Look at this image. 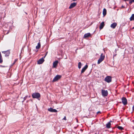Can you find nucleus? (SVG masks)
I'll use <instances>...</instances> for the list:
<instances>
[{
	"label": "nucleus",
	"instance_id": "1",
	"mask_svg": "<svg viewBox=\"0 0 134 134\" xmlns=\"http://www.w3.org/2000/svg\"><path fill=\"white\" fill-rule=\"evenodd\" d=\"M32 96L33 98L38 99L41 97L40 94L38 93H34L32 94Z\"/></svg>",
	"mask_w": 134,
	"mask_h": 134
},
{
	"label": "nucleus",
	"instance_id": "2",
	"mask_svg": "<svg viewBox=\"0 0 134 134\" xmlns=\"http://www.w3.org/2000/svg\"><path fill=\"white\" fill-rule=\"evenodd\" d=\"M103 54L102 53L101 54L100 57L99 58L98 61L97 63L98 64H99L104 59L105 56L103 55Z\"/></svg>",
	"mask_w": 134,
	"mask_h": 134
},
{
	"label": "nucleus",
	"instance_id": "3",
	"mask_svg": "<svg viewBox=\"0 0 134 134\" xmlns=\"http://www.w3.org/2000/svg\"><path fill=\"white\" fill-rule=\"evenodd\" d=\"M102 94L103 97L107 96L108 95V92L107 90H102Z\"/></svg>",
	"mask_w": 134,
	"mask_h": 134
},
{
	"label": "nucleus",
	"instance_id": "4",
	"mask_svg": "<svg viewBox=\"0 0 134 134\" xmlns=\"http://www.w3.org/2000/svg\"><path fill=\"white\" fill-rule=\"evenodd\" d=\"M104 80L106 82L108 83H109L111 81V77L109 76H108L105 78Z\"/></svg>",
	"mask_w": 134,
	"mask_h": 134
},
{
	"label": "nucleus",
	"instance_id": "5",
	"mask_svg": "<svg viewBox=\"0 0 134 134\" xmlns=\"http://www.w3.org/2000/svg\"><path fill=\"white\" fill-rule=\"evenodd\" d=\"M46 54L45 56L44 57L40 59L37 62V64H42L44 61V58H45Z\"/></svg>",
	"mask_w": 134,
	"mask_h": 134
},
{
	"label": "nucleus",
	"instance_id": "6",
	"mask_svg": "<svg viewBox=\"0 0 134 134\" xmlns=\"http://www.w3.org/2000/svg\"><path fill=\"white\" fill-rule=\"evenodd\" d=\"M61 77V76L60 75H57L54 77L53 81V82H55L57 81Z\"/></svg>",
	"mask_w": 134,
	"mask_h": 134
},
{
	"label": "nucleus",
	"instance_id": "7",
	"mask_svg": "<svg viewBox=\"0 0 134 134\" xmlns=\"http://www.w3.org/2000/svg\"><path fill=\"white\" fill-rule=\"evenodd\" d=\"M2 53H3L5 54V56L7 57L9 55L10 53V52L8 50L6 51H3L2 52Z\"/></svg>",
	"mask_w": 134,
	"mask_h": 134
},
{
	"label": "nucleus",
	"instance_id": "8",
	"mask_svg": "<svg viewBox=\"0 0 134 134\" xmlns=\"http://www.w3.org/2000/svg\"><path fill=\"white\" fill-rule=\"evenodd\" d=\"M122 103L124 105H126L127 104V100L125 98L122 97Z\"/></svg>",
	"mask_w": 134,
	"mask_h": 134
},
{
	"label": "nucleus",
	"instance_id": "9",
	"mask_svg": "<svg viewBox=\"0 0 134 134\" xmlns=\"http://www.w3.org/2000/svg\"><path fill=\"white\" fill-rule=\"evenodd\" d=\"M76 5V3L75 2H74L72 3L70 5V6L69 7V8L70 9H71L73 7H75Z\"/></svg>",
	"mask_w": 134,
	"mask_h": 134
},
{
	"label": "nucleus",
	"instance_id": "10",
	"mask_svg": "<svg viewBox=\"0 0 134 134\" xmlns=\"http://www.w3.org/2000/svg\"><path fill=\"white\" fill-rule=\"evenodd\" d=\"M58 60H56L53 63V68H56L58 65Z\"/></svg>",
	"mask_w": 134,
	"mask_h": 134
},
{
	"label": "nucleus",
	"instance_id": "11",
	"mask_svg": "<svg viewBox=\"0 0 134 134\" xmlns=\"http://www.w3.org/2000/svg\"><path fill=\"white\" fill-rule=\"evenodd\" d=\"M48 110L49 111L52 112H56L57 111V110L56 109H53L52 108H50L48 109Z\"/></svg>",
	"mask_w": 134,
	"mask_h": 134
},
{
	"label": "nucleus",
	"instance_id": "12",
	"mask_svg": "<svg viewBox=\"0 0 134 134\" xmlns=\"http://www.w3.org/2000/svg\"><path fill=\"white\" fill-rule=\"evenodd\" d=\"M117 25V24L116 23H114L111 24L110 25V27L113 29H114Z\"/></svg>",
	"mask_w": 134,
	"mask_h": 134
},
{
	"label": "nucleus",
	"instance_id": "13",
	"mask_svg": "<svg viewBox=\"0 0 134 134\" xmlns=\"http://www.w3.org/2000/svg\"><path fill=\"white\" fill-rule=\"evenodd\" d=\"M88 66L87 65H86L82 69L81 72V73H83L87 68Z\"/></svg>",
	"mask_w": 134,
	"mask_h": 134
},
{
	"label": "nucleus",
	"instance_id": "14",
	"mask_svg": "<svg viewBox=\"0 0 134 134\" xmlns=\"http://www.w3.org/2000/svg\"><path fill=\"white\" fill-rule=\"evenodd\" d=\"M91 34L90 33H88L86 34H85L84 35L83 38H86L88 37L89 36H90Z\"/></svg>",
	"mask_w": 134,
	"mask_h": 134
},
{
	"label": "nucleus",
	"instance_id": "15",
	"mask_svg": "<svg viewBox=\"0 0 134 134\" xmlns=\"http://www.w3.org/2000/svg\"><path fill=\"white\" fill-rule=\"evenodd\" d=\"M104 26V22H102L100 24L99 26V29L100 30H101L103 29V27Z\"/></svg>",
	"mask_w": 134,
	"mask_h": 134
},
{
	"label": "nucleus",
	"instance_id": "16",
	"mask_svg": "<svg viewBox=\"0 0 134 134\" xmlns=\"http://www.w3.org/2000/svg\"><path fill=\"white\" fill-rule=\"evenodd\" d=\"M110 125L111 123L109 122L106 124V127L108 128H109L110 127Z\"/></svg>",
	"mask_w": 134,
	"mask_h": 134
},
{
	"label": "nucleus",
	"instance_id": "17",
	"mask_svg": "<svg viewBox=\"0 0 134 134\" xmlns=\"http://www.w3.org/2000/svg\"><path fill=\"white\" fill-rule=\"evenodd\" d=\"M41 47V44L40 42L38 43L36 47V48L37 49H39Z\"/></svg>",
	"mask_w": 134,
	"mask_h": 134
},
{
	"label": "nucleus",
	"instance_id": "18",
	"mask_svg": "<svg viewBox=\"0 0 134 134\" xmlns=\"http://www.w3.org/2000/svg\"><path fill=\"white\" fill-rule=\"evenodd\" d=\"M106 14V10L104 8L103 10V14L104 16Z\"/></svg>",
	"mask_w": 134,
	"mask_h": 134
},
{
	"label": "nucleus",
	"instance_id": "19",
	"mask_svg": "<svg viewBox=\"0 0 134 134\" xmlns=\"http://www.w3.org/2000/svg\"><path fill=\"white\" fill-rule=\"evenodd\" d=\"M133 18H134V14H132L130 18V21L133 20Z\"/></svg>",
	"mask_w": 134,
	"mask_h": 134
},
{
	"label": "nucleus",
	"instance_id": "20",
	"mask_svg": "<svg viewBox=\"0 0 134 134\" xmlns=\"http://www.w3.org/2000/svg\"><path fill=\"white\" fill-rule=\"evenodd\" d=\"M3 62V60L2 59V56L1 55V52H0V63H1Z\"/></svg>",
	"mask_w": 134,
	"mask_h": 134
},
{
	"label": "nucleus",
	"instance_id": "21",
	"mask_svg": "<svg viewBox=\"0 0 134 134\" xmlns=\"http://www.w3.org/2000/svg\"><path fill=\"white\" fill-rule=\"evenodd\" d=\"M81 62H79L78 63V68L79 69L81 68Z\"/></svg>",
	"mask_w": 134,
	"mask_h": 134
},
{
	"label": "nucleus",
	"instance_id": "22",
	"mask_svg": "<svg viewBox=\"0 0 134 134\" xmlns=\"http://www.w3.org/2000/svg\"><path fill=\"white\" fill-rule=\"evenodd\" d=\"M117 128L120 130H122L124 129L121 126H118L117 127Z\"/></svg>",
	"mask_w": 134,
	"mask_h": 134
},
{
	"label": "nucleus",
	"instance_id": "23",
	"mask_svg": "<svg viewBox=\"0 0 134 134\" xmlns=\"http://www.w3.org/2000/svg\"><path fill=\"white\" fill-rule=\"evenodd\" d=\"M132 2H134V0H130L129 3L130 4H132Z\"/></svg>",
	"mask_w": 134,
	"mask_h": 134
},
{
	"label": "nucleus",
	"instance_id": "24",
	"mask_svg": "<svg viewBox=\"0 0 134 134\" xmlns=\"http://www.w3.org/2000/svg\"><path fill=\"white\" fill-rule=\"evenodd\" d=\"M27 97V96H26L25 97H24V100H25L26 99Z\"/></svg>",
	"mask_w": 134,
	"mask_h": 134
},
{
	"label": "nucleus",
	"instance_id": "25",
	"mask_svg": "<svg viewBox=\"0 0 134 134\" xmlns=\"http://www.w3.org/2000/svg\"><path fill=\"white\" fill-rule=\"evenodd\" d=\"M63 119L65 120H66V118L65 116L63 118Z\"/></svg>",
	"mask_w": 134,
	"mask_h": 134
},
{
	"label": "nucleus",
	"instance_id": "26",
	"mask_svg": "<svg viewBox=\"0 0 134 134\" xmlns=\"http://www.w3.org/2000/svg\"><path fill=\"white\" fill-rule=\"evenodd\" d=\"M100 113V111H98V112L97 113V114H98V113Z\"/></svg>",
	"mask_w": 134,
	"mask_h": 134
},
{
	"label": "nucleus",
	"instance_id": "27",
	"mask_svg": "<svg viewBox=\"0 0 134 134\" xmlns=\"http://www.w3.org/2000/svg\"><path fill=\"white\" fill-rule=\"evenodd\" d=\"M121 8H124V7L123 5H122L121 6Z\"/></svg>",
	"mask_w": 134,
	"mask_h": 134
},
{
	"label": "nucleus",
	"instance_id": "28",
	"mask_svg": "<svg viewBox=\"0 0 134 134\" xmlns=\"http://www.w3.org/2000/svg\"><path fill=\"white\" fill-rule=\"evenodd\" d=\"M74 1H76L77 0H72Z\"/></svg>",
	"mask_w": 134,
	"mask_h": 134
},
{
	"label": "nucleus",
	"instance_id": "29",
	"mask_svg": "<svg viewBox=\"0 0 134 134\" xmlns=\"http://www.w3.org/2000/svg\"><path fill=\"white\" fill-rule=\"evenodd\" d=\"M133 109H134V105H133Z\"/></svg>",
	"mask_w": 134,
	"mask_h": 134
},
{
	"label": "nucleus",
	"instance_id": "30",
	"mask_svg": "<svg viewBox=\"0 0 134 134\" xmlns=\"http://www.w3.org/2000/svg\"><path fill=\"white\" fill-rule=\"evenodd\" d=\"M115 53H116V49H115Z\"/></svg>",
	"mask_w": 134,
	"mask_h": 134
},
{
	"label": "nucleus",
	"instance_id": "31",
	"mask_svg": "<svg viewBox=\"0 0 134 134\" xmlns=\"http://www.w3.org/2000/svg\"><path fill=\"white\" fill-rule=\"evenodd\" d=\"M132 29H134V27H133L132 28Z\"/></svg>",
	"mask_w": 134,
	"mask_h": 134
},
{
	"label": "nucleus",
	"instance_id": "32",
	"mask_svg": "<svg viewBox=\"0 0 134 134\" xmlns=\"http://www.w3.org/2000/svg\"><path fill=\"white\" fill-rule=\"evenodd\" d=\"M116 54H115V55H114V56H116Z\"/></svg>",
	"mask_w": 134,
	"mask_h": 134
},
{
	"label": "nucleus",
	"instance_id": "33",
	"mask_svg": "<svg viewBox=\"0 0 134 134\" xmlns=\"http://www.w3.org/2000/svg\"><path fill=\"white\" fill-rule=\"evenodd\" d=\"M16 60H17L15 59V62Z\"/></svg>",
	"mask_w": 134,
	"mask_h": 134
},
{
	"label": "nucleus",
	"instance_id": "34",
	"mask_svg": "<svg viewBox=\"0 0 134 134\" xmlns=\"http://www.w3.org/2000/svg\"><path fill=\"white\" fill-rule=\"evenodd\" d=\"M129 0H125V1H128Z\"/></svg>",
	"mask_w": 134,
	"mask_h": 134
},
{
	"label": "nucleus",
	"instance_id": "35",
	"mask_svg": "<svg viewBox=\"0 0 134 134\" xmlns=\"http://www.w3.org/2000/svg\"><path fill=\"white\" fill-rule=\"evenodd\" d=\"M9 33V32H8L7 33V34H8Z\"/></svg>",
	"mask_w": 134,
	"mask_h": 134
},
{
	"label": "nucleus",
	"instance_id": "36",
	"mask_svg": "<svg viewBox=\"0 0 134 134\" xmlns=\"http://www.w3.org/2000/svg\"><path fill=\"white\" fill-rule=\"evenodd\" d=\"M15 63V62H14V63L13 64H14V63Z\"/></svg>",
	"mask_w": 134,
	"mask_h": 134
},
{
	"label": "nucleus",
	"instance_id": "37",
	"mask_svg": "<svg viewBox=\"0 0 134 134\" xmlns=\"http://www.w3.org/2000/svg\"><path fill=\"white\" fill-rule=\"evenodd\" d=\"M95 134H97L96 133H95Z\"/></svg>",
	"mask_w": 134,
	"mask_h": 134
},
{
	"label": "nucleus",
	"instance_id": "38",
	"mask_svg": "<svg viewBox=\"0 0 134 134\" xmlns=\"http://www.w3.org/2000/svg\"><path fill=\"white\" fill-rule=\"evenodd\" d=\"M133 20H134V18L133 19Z\"/></svg>",
	"mask_w": 134,
	"mask_h": 134
}]
</instances>
